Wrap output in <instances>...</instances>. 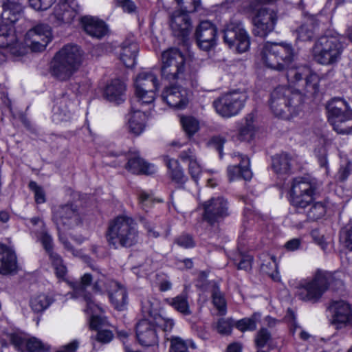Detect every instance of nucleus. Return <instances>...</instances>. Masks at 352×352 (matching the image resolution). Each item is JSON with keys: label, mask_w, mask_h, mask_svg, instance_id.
Instances as JSON below:
<instances>
[{"label": "nucleus", "mask_w": 352, "mask_h": 352, "mask_svg": "<svg viewBox=\"0 0 352 352\" xmlns=\"http://www.w3.org/2000/svg\"><path fill=\"white\" fill-rule=\"evenodd\" d=\"M258 58L267 67L277 71L287 70L289 86L276 87L272 93L270 107L274 115L290 120L301 111V96L298 92L315 94L318 91V76L306 66L293 67L295 54L291 43H270L263 45Z\"/></svg>", "instance_id": "obj_1"}, {"label": "nucleus", "mask_w": 352, "mask_h": 352, "mask_svg": "<svg viewBox=\"0 0 352 352\" xmlns=\"http://www.w3.org/2000/svg\"><path fill=\"white\" fill-rule=\"evenodd\" d=\"M289 286L300 300L316 302L329 288L336 290L342 287V282L329 272L318 270L311 277L291 279Z\"/></svg>", "instance_id": "obj_2"}, {"label": "nucleus", "mask_w": 352, "mask_h": 352, "mask_svg": "<svg viewBox=\"0 0 352 352\" xmlns=\"http://www.w3.org/2000/svg\"><path fill=\"white\" fill-rule=\"evenodd\" d=\"M107 239L109 244L116 249L133 246L140 239L137 223L131 217H116L109 223Z\"/></svg>", "instance_id": "obj_3"}, {"label": "nucleus", "mask_w": 352, "mask_h": 352, "mask_svg": "<svg viewBox=\"0 0 352 352\" xmlns=\"http://www.w3.org/2000/svg\"><path fill=\"white\" fill-rule=\"evenodd\" d=\"M52 220L55 223L59 236V240L64 248L71 252L74 256L82 257L80 250H75L71 245L64 232L80 226L82 221V215L76 206L65 204L56 206L52 210Z\"/></svg>", "instance_id": "obj_4"}, {"label": "nucleus", "mask_w": 352, "mask_h": 352, "mask_svg": "<svg viewBox=\"0 0 352 352\" xmlns=\"http://www.w3.org/2000/svg\"><path fill=\"white\" fill-rule=\"evenodd\" d=\"M52 34L51 28L46 24H38L29 30L24 36L23 43L16 40L10 45L5 46L12 55L20 56L24 55L28 49L34 52H41L45 50L47 44L52 41Z\"/></svg>", "instance_id": "obj_5"}, {"label": "nucleus", "mask_w": 352, "mask_h": 352, "mask_svg": "<svg viewBox=\"0 0 352 352\" xmlns=\"http://www.w3.org/2000/svg\"><path fill=\"white\" fill-rule=\"evenodd\" d=\"M144 311L149 318L140 320L136 326V336L139 342L146 346H153L158 342V336L155 326L164 333L171 331L175 323L173 319L164 317L161 314H153L152 309L143 305Z\"/></svg>", "instance_id": "obj_6"}, {"label": "nucleus", "mask_w": 352, "mask_h": 352, "mask_svg": "<svg viewBox=\"0 0 352 352\" xmlns=\"http://www.w3.org/2000/svg\"><path fill=\"white\" fill-rule=\"evenodd\" d=\"M83 53L76 45H66L55 55L52 65V74L60 80H67L79 69Z\"/></svg>", "instance_id": "obj_7"}, {"label": "nucleus", "mask_w": 352, "mask_h": 352, "mask_svg": "<svg viewBox=\"0 0 352 352\" xmlns=\"http://www.w3.org/2000/svg\"><path fill=\"white\" fill-rule=\"evenodd\" d=\"M264 4L258 0H247L243 7V12L252 16L254 34L261 37L274 30L277 21L276 12L263 8Z\"/></svg>", "instance_id": "obj_8"}, {"label": "nucleus", "mask_w": 352, "mask_h": 352, "mask_svg": "<svg viewBox=\"0 0 352 352\" xmlns=\"http://www.w3.org/2000/svg\"><path fill=\"white\" fill-rule=\"evenodd\" d=\"M345 38L340 35L320 38L313 49L315 60L322 65H333L340 59L346 47Z\"/></svg>", "instance_id": "obj_9"}, {"label": "nucleus", "mask_w": 352, "mask_h": 352, "mask_svg": "<svg viewBox=\"0 0 352 352\" xmlns=\"http://www.w3.org/2000/svg\"><path fill=\"white\" fill-rule=\"evenodd\" d=\"M1 25H0V47L10 45L16 40L12 25L19 20L22 14V6L14 1L0 0Z\"/></svg>", "instance_id": "obj_10"}, {"label": "nucleus", "mask_w": 352, "mask_h": 352, "mask_svg": "<svg viewBox=\"0 0 352 352\" xmlns=\"http://www.w3.org/2000/svg\"><path fill=\"white\" fill-rule=\"evenodd\" d=\"M329 121L340 134L352 133V111L346 101L335 98L327 104Z\"/></svg>", "instance_id": "obj_11"}, {"label": "nucleus", "mask_w": 352, "mask_h": 352, "mask_svg": "<svg viewBox=\"0 0 352 352\" xmlns=\"http://www.w3.org/2000/svg\"><path fill=\"white\" fill-rule=\"evenodd\" d=\"M162 76L168 80L183 79L186 71V59L177 49L170 48L164 51L161 56Z\"/></svg>", "instance_id": "obj_12"}, {"label": "nucleus", "mask_w": 352, "mask_h": 352, "mask_svg": "<svg viewBox=\"0 0 352 352\" xmlns=\"http://www.w3.org/2000/svg\"><path fill=\"white\" fill-rule=\"evenodd\" d=\"M318 184L316 179L310 177L295 178L291 189V201L298 208H305L313 199Z\"/></svg>", "instance_id": "obj_13"}, {"label": "nucleus", "mask_w": 352, "mask_h": 352, "mask_svg": "<svg viewBox=\"0 0 352 352\" xmlns=\"http://www.w3.org/2000/svg\"><path fill=\"white\" fill-rule=\"evenodd\" d=\"M248 98L243 91H232L222 95L213 102V106L218 114L230 118L236 116L244 107Z\"/></svg>", "instance_id": "obj_14"}, {"label": "nucleus", "mask_w": 352, "mask_h": 352, "mask_svg": "<svg viewBox=\"0 0 352 352\" xmlns=\"http://www.w3.org/2000/svg\"><path fill=\"white\" fill-rule=\"evenodd\" d=\"M224 42L230 47H236L239 53L248 50L250 41L247 32L239 20L232 19L223 30Z\"/></svg>", "instance_id": "obj_15"}, {"label": "nucleus", "mask_w": 352, "mask_h": 352, "mask_svg": "<svg viewBox=\"0 0 352 352\" xmlns=\"http://www.w3.org/2000/svg\"><path fill=\"white\" fill-rule=\"evenodd\" d=\"M195 36L199 47L204 51H210L217 44V28L210 21H202L196 28Z\"/></svg>", "instance_id": "obj_16"}, {"label": "nucleus", "mask_w": 352, "mask_h": 352, "mask_svg": "<svg viewBox=\"0 0 352 352\" xmlns=\"http://www.w3.org/2000/svg\"><path fill=\"white\" fill-rule=\"evenodd\" d=\"M204 219L210 224L218 222L229 214L228 203L223 197H212L203 204Z\"/></svg>", "instance_id": "obj_17"}, {"label": "nucleus", "mask_w": 352, "mask_h": 352, "mask_svg": "<svg viewBox=\"0 0 352 352\" xmlns=\"http://www.w3.org/2000/svg\"><path fill=\"white\" fill-rule=\"evenodd\" d=\"M80 11L76 0H61L54 8V23L57 25L63 23H71Z\"/></svg>", "instance_id": "obj_18"}, {"label": "nucleus", "mask_w": 352, "mask_h": 352, "mask_svg": "<svg viewBox=\"0 0 352 352\" xmlns=\"http://www.w3.org/2000/svg\"><path fill=\"white\" fill-rule=\"evenodd\" d=\"M329 309L331 313L332 324L336 329H340L348 325L352 315V310L349 304L344 300L332 302Z\"/></svg>", "instance_id": "obj_19"}, {"label": "nucleus", "mask_w": 352, "mask_h": 352, "mask_svg": "<svg viewBox=\"0 0 352 352\" xmlns=\"http://www.w3.org/2000/svg\"><path fill=\"white\" fill-rule=\"evenodd\" d=\"M182 10L174 11L170 16V26L176 36L184 37L187 36L191 30V21L183 8Z\"/></svg>", "instance_id": "obj_20"}, {"label": "nucleus", "mask_w": 352, "mask_h": 352, "mask_svg": "<svg viewBox=\"0 0 352 352\" xmlns=\"http://www.w3.org/2000/svg\"><path fill=\"white\" fill-rule=\"evenodd\" d=\"M162 99L171 107L182 109L188 103V93L179 86H170L164 89Z\"/></svg>", "instance_id": "obj_21"}, {"label": "nucleus", "mask_w": 352, "mask_h": 352, "mask_svg": "<svg viewBox=\"0 0 352 352\" xmlns=\"http://www.w3.org/2000/svg\"><path fill=\"white\" fill-rule=\"evenodd\" d=\"M93 278L94 277L91 274L85 273L81 277L80 282L72 283L74 293L78 296H82L86 302V311H90L91 313L96 312V310L99 309V307L92 300L91 296L85 292V289L91 285Z\"/></svg>", "instance_id": "obj_22"}, {"label": "nucleus", "mask_w": 352, "mask_h": 352, "mask_svg": "<svg viewBox=\"0 0 352 352\" xmlns=\"http://www.w3.org/2000/svg\"><path fill=\"white\" fill-rule=\"evenodd\" d=\"M31 232L41 241L46 252H50L52 248L53 240L47 233L43 221L39 217L30 219L26 223Z\"/></svg>", "instance_id": "obj_23"}, {"label": "nucleus", "mask_w": 352, "mask_h": 352, "mask_svg": "<svg viewBox=\"0 0 352 352\" xmlns=\"http://www.w3.org/2000/svg\"><path fill=\"white\" fill-rule=\"evenodd\" d=\"M234 157L240 161L239 165L229 166L228 167V177L230 182L237 180L239 179H244L250 180L252 177V173L249 168V158L241 154L235 155Z\"/></svg>", "instance_id": "obj_24"}, {"label": "nucleus", "mask_w": 352, "mask_h": 352, "mask_svg": "<svg viewBox=\"0 0 352 352\" xmlns=\"http://www.w3.org/2000/svg\"><path fill=\"white\" fill-rule=\"evenodd\" d=\"M179 158L183 163L187 164L189 174L197 182L202 171V167L195 148H190L182 151Z\"/></svg>", "instance_id": "obj_25"}, {"label": "nucleus", "mask_w": 352, "mask_h": 352, "mask_svg": "<svg viewBox=\"0 0 352 352\" xmlns=\"http://www.w3.org/2000/svg\"><path fill=\"white\" fill-rule=\"evenodd\" d=\"M147 118L148 115L144 111L138 109L137 104H132L128 118L130 131L135 135L141 134L145 129Z\"/></svg>", "instance_id": "obj_26"}, {"label": "nucleus", "mask_w": 352, "mask_h": 352, "mask_svg": "<svg viewBox=\"0 0 352 352\" xmlns=\"http://www.w3.org/2000/svg\"><path fill=\"white\" fill-rule=\"evenodd\" d=\"M126 86L120 79H114L108 83L104 90V98L110 102L119 104L126 99Z\"/></svg>", "instance_id": "obj_27"}, {"label": "nucleus", "mask_w": 352, "mask_h": 352, "mask_svg": "<svg viewBox=\"0 0 352 352\" xmlns=\"http://www.w3.org/2000/svg\"><path fill=\"white\" fill-rule=\"evenodd\" d=\"M84 30L91 37L101 38L108 32L105 23L94 16H85L81 20Z\"/></svg>", "instance_id": "obj_28"}, {"label": "nucleus", "mask_w": 352, "mask_h": 352, "mask_svg": "<svg viewBox=\"0 0 352 352\" xmlns=\"http://www.w3.org/2000/svg\"><path fill=\"white\" fill-rule=\"evenodd\" d=\"M135 89H159L160 83L157 74L153 69L139 72L133 79Z\"/></svg>", "instance_id": "obj_29"}, {"label": "nucleus", "mask_w": 352, "mask_h": 352, "mask_svg": "<svg viewBox=\"0 0 352 352\" xmlns=\"http://www.w3.org/2000/svg\"><path fill=\"white\" fill-rule=\"evenodd\" d=\"M108 294L111 302L118 310H122L127 303L126 289L116 281H109Z\"/></svg>", "instance_id": "obj_30"}, {"label": "nucleus", "mask_w": 352, "mask_h": 352, "mask_svg": "<svg viewBox=\"0 0 352 352\" xmlns=\"http://www.w3.org/2000/svg\"><path fill=\"white\" fill-rule=\"evenodd\" d=\"M17 267L15 253L4 245H0V273L8 274Z\"/></svg>", "instance_id": "obj_31"}, {"label": "nucleus", "mask_w": 352, "mask_h": 352, "mask_svg": "<svg viewBox=\"0 0 352 352\" xmlns=\"http://www.w3.org/2000/svg\"><path fill=\"white\" fill-rule=\"evenodd\" d=\"M126 168L133 174L146 175L153 174L157 170L153 164L146 163L138 156L129 160Z\"/></svg>", "instance_id": "obj_32"}, {"label": "nucleus", "mask_w": 352, "mask_h": 352, "mask_svg": "<svg viewBox=\"0 0 352 352\" xmlns=\"http://www.w3.org/2000/svg\"><path fill=\"white\" fill-rule=\"evenodd\" d=\"M138 47L135 43H123L120 54V59L126 67H132L135 64Z\"/></svg>", "instance_id": "obj_33"}, {"label": "nucleus", "mask_w": 352, "mask_h": 352, "mask_svg": "<svg viewBox=\"0 0 352 352\" xmlns=\"http://www.w3.org/2000/svg\"><path fill=\"white\" fill-rule=\"evenodd\" d=\"M53 301L54 299L52 296L40 293L31 297L30 307L34 312L40 313L47 309Z\"/></svg>", "instance_id": "obj_34"}, {"label": "nucleus", "mask_w": 352, "mask_h": 352, "mask_svg": "<svg viewBox=\"0 0 352 352\" xmlns=\"http://www.w3.org/2000/svg\"><path fill=\"white\" fill-rule=\"evenodd\" d=\"M170 342L169 352H190L189 348L196 349V344L192 340H184L179 336H170L165 338Z\"/></svg>", "instance_id": "obj_35"}, {"label": "nucleus", "mask_w": 352, "mask_h": 352, "mask_svg": "<svg viewBox=\"0 0 352 352\" xmlns=\"http://www.w3.org/2000/svg\"><path fill=\"white\" fill-rule=\"evenodd\" d=\"M166 163L168 168V175L173 181L178 184H183L186 181L187 178L184 175V170L177 160L167 158Z\"/></svg>", "instance_id": "obj_36"}, {"label": "nucleus", "mask_w": 352, "mask_h": 352, "mask_svg": "<svg viewBox=\"0 0 352 352\" xmlns=\"http://www.w3.org/2000/svg\"><path fill=\"white\" fill-rule=\"evenodd\" d=\"M292 157L287 153H281L272 160V167L278 174H287L291 170Z\"/></svg>", "instance_id": "obj_37"}, {"label": "nucleus", "mask_w": 352, "mask_h": 352, "mask_svg": "<svg viewBox=\"0 0 352 352\" xmlns=\"http://www.w3.org/2000/svg\"><path fill=\"white\" fill-rule=\"evenodd\" d=\"M255 127L254 124V117L252 115L248 116L239 128L237 139L241 141H250L254 135Z\"/></svg>", "instance_id": "obj_38"}, {"label": "nucleus", "mask_w": 352, "mask_h": 352, "mask_svg": "<svg viewBox=\"0 0 352 352\" xmlns=\"http://www.w3.org/2000/svg\"><path fill=\"white\" fill-rule=\"evenodd\" d=\"M180 123L185 134L188 138H192L200 129L199 121L193 116H182L180 118Z\"/></svg>", "instance_id": "obj_39"}, {"label": "nucleus", "mask_w": 352, "mask_h": 352, "mask_svg": "<svg viewBox=\"0 0 352 352\" xmlns=\"http://www.w3.org/2000/svg\"><path fill=\"white\" fill-rule=\"evenodd\" d=\"M265 261L266 263H263L261 265L263 272L268 274L274 281H280V276L278 272V264L275 256L267 255Z\"/></svg>", "instance_id": "obj_40"}, {"label": "nucleus", "mask_w": 352, "mask_h": 352, "mask_svg": "<svg viewBox=\"0 0 352 352\" xmlns=\"http://www.w3.org/2000/svg\"><path fill=\"white\" fill-rule=\"evenodd\" d=\"M166 301L177 311L185 314H190V307L186 294L179 295L171 299H166Z\"/></svg>", "instance_id": "obj_41"}, {"label": "nucleus", "mask_w": 352, "mask_h": 352, "mask_svg": "<svg viewBox=\"0 0 352 352\" xmlns=\"http://www.w3.org/2000/svg\"><path fill=\"white\" fill-rule=\"evenodd\" d=\"M158 89H135V96L138 99L137 106L138 104H150L155 99L156 92Z\"/></svg>", "instance_id": "obj_42"}, {"label": "nucleus", "mask_w": 352, "mask_h": 352, "mask_svg": "<svg viewBox=\"0 0 352 352\" xmlns=\"http://www.w3.org/2000/svg\"><path fill=\"white\" fill-rule=\"evenodd\" d=\"M260 318V314L255 313L250 318H245L238 320L235 323V327L241 331H254L256 328V324Z\"/></svg>", "instance_id": "obj_43"}, {"label": "nucleus", "mask_w": 352, "mask_h": 352, "mask_svg": "<svg viewBox=\"0 0 352 352\" xmlns=\"http://www.w3.org/2000/svg\"><path fill=\"white\" fill-rule=\"evenodd\" d=\"M53 247L50 252H47L49 254L52 263L54 267L56 274L58 278H64L67 274V267L63 264L62 258L56 253L52 251Z\"/></svg>", "instance_id": "obj_44"}, {"label": "nucleus", "mask_w": 352, "mask_h": 352, "mask_svg": "<svg viewBox=\"0 0 352 352\" xmlns=\"http://www.w3.org/2000/svg\"><path fill=\"white\" fill-rule=\"evenodd\" d=\"M212 303L220 315L226 313V301L224 295L220 292L218 287H214L212 294Z\"/></svg>", "instance_id": "obj_45"}, {"label": "nucleus", "mask_w": 352, "mask_h": 352, "mask_svg": "<svg viewBox=\"0 0 352 352\" xmlns=\"http://www.w3.org/2000/svg\"><path fill=\"white\" fill-rule=\"evenodd\" d=\"M25 347L28 352H45L50 350L49 345L35 337L25 340Z\"/></svg>", "instance_id": "obj_46"}, {"label": "nucleus", "mask_w": 352, "mask_h": 352, "mask_svg": "<svg viewBox=\"0 0 352 352\" xmlns=\"http://www.w3.org/2000/svg\"><path fill=\"white\" fill-rule=\"evenodd\" d=\"M326 212L325 205L320 201L314 203L307 211V218L311 221H316L322 217Z\"/></svg>", "instance_id": "obj_47"}, {"label": "nucleus", "mask_w": 352, "mask_h": 352, "mask_svg": "<svg viewBox=\"0 0 352 352\" xmlns=\"http://www.w3.org/2000/svg\"><path fill=\"white\" fill-rule=\"evenodd\" d=\"M109 281L111 280L107 279L104 275H99L93 285V290L96 293L102 294L108 292L109 289Z\"/></svg>", "instance_id": "obj_48"}, {"label": "nucleus", "mask_w": 352, "mask_h": 352, "mask_svg": "<svg viewBox=\"0 0 352 352\" xmlns=\"http://www.w3.org/2000/svg\"><path fill=\"white\" fill-rule=\"evenodd\" d=\"M234 325L233 320L231 318H221L216 324L217 332L221 335H228L231 333Z\"/></svg>", "instance_id": "obj_49"}, {"label": "nucleus", "mask_w": 352, "mask_h": 352, "mask_svg": "<svg viewBox=\"0 0 352 352\" xmlns=\"http://www.w3.org/2000/svg\"><path fill=\"white\" fill-rule=\"evenodd\" d=\"M178 5L187 12H196L201 8V0H176Z\"/></svg>", "instance_id": "obj_50"}, {"label": "nucleus", "mask_w": 352, "mask_h": 352, "mask_svg": "<svg viewBox=\"0 0 352 352\" xmlns=\"http://www.w3.org/2000/svg\"><path fill=\"white\" fill-rule=\"evenodd\" d=\"M113 3L116 7L121 8L124 12L129 14L135 12L137 9L132 0H114Z\"/></svg>", "instance_id": "obj_51"}, {"label": "nucleus", "mask_w": 352, "mask_h": 352, "mask_svg": "<svg viewBox=\"0 0 352 352\" xmlns=\"http://www.w3.org/2000/svg\"><path fill=\"white\" fill-rule=\"evenodd\" d=\"M29 187L34 192L35 201L37 204L45 202V193L41 186H38L35 182H30Z\"/></svg>", "instance_id": "obj_52"}, {"label": "nucleus", "mask_w": 352, "mask_h": 352, "mask_svg": "<svg viewBox=\"0 0 352 352\" xmlns=\"http://www.w3.org/2000/svg\"><path fill=\"white\" fill-rule=\"evenodd\" d=\"M139 204L143 210H146L153 203V195L145 191H140L138 194Z\"/></svg>", "instance_id": "obj_53"}, {"label": "nucleus", "mask_w": 352, "mask_h": 352, "mask_svg": "<svg viewBox=\"0 0 352 352\" xmlns=\"http://www.w3.org/2000/svg\"><path fill=\"white\" fill-rule=\"evenodd\" d=\"M56 0H28L30 6L36 10H45L55 2Z\"/></svg>", "instance_id": "obj_54"}, {"label": "nucleus", "mask_w": 352, "mask_h": 352, "mask_svg": "<svg viewBox=\"0 0 352 352\" xmlns=\"http://www.w3.org/2000/svg\"><path fill=\"white\" fill-rule=\"evenodd\" d=\"M298 39L306 41H309L314 35L312 28H310L307 25H302L297 30Z\"/></svg>", "instance_id": "obj_55"}, {"label": "nucleus", "mask_w": 352, "mask_h": 352, "mask_svg": "<svg viewBox=\"0 0 352 352\" xmlns=\"http://www.w3.org/2000/svg\"><path fill=\"white\" fill-rule=\"evenodd\" d=\"M270 335L265 329H261L255 339L257 346L263 347L269 340Z\"/></svg>", "instance_id": "obj_56"}, {"label": "nucleus", "mask_w": 352, "mask_h": 352, "mask_svg": "<svg viewBox=\"0 0 352 352\" xmlns=\"http://www.w3.org/2000/svg\"><path fill=\"white\" fill-rule=\"evenodd\" d=\"M311 234L314 241L320 245L323 250H325L327 246V243L324 236L317 229L313 230Z\"/></svg>", "instance_id": "obj_57"}, {"label": "nucleus", "mask_w": 352, "mask_h": 352, "mask_svg": "<svg viewBox=\"0 0 352 352\" xmlns=\"http://www.w3.org/2000/svg\"><path fill=\"white\" fill-rule=\"evenodd\" d=\"M113 338V334L110 330L99 329L97 334V340L102 343L109 342Z\"/></svg>", "instance_id": "obj_58"}, {"label": "nucleus", "mask_w": 352, "mask_h": 352, "mask_svg": "<svg viewBox=\"0 0 352 352\" xmlns=\"http://www.w3.org/2000/svg\"><path fill=\"white\" fill-rule=\"evenodd\" d=\"M253 258L251 255L245 254L241 256L240 262L238 264V269L249 270L252 268Z\"/></svg>", "instance_id": "obj_59"}, {"label": "nucleus", "mask_w": 352, "mask_h": 352, "mask_svg": "<svg viewBox=\"0 0 352 352\" xmlns=\"http://www.w3.org/2000/svg\"><path fill=\"white\" fill-rule=\"evenodd\" d=\"M177 244L184 248H192L195 245L192 238L189 235H182L177 240Z\"/></svg>", "instance_id": "obj_60"}, {"label": "nucleus", "mask_w": 352, "mask_h": 352, "mask_svg": "<svg viewBox=\"0 0 352 352\" xmlns=\"http://www.w3.org/2000/svg\"><path fill=\"white\" fill-rule=\"evenodd\" d=\"M9 339L12 344L16 347L20 348L23 344L25 345V340L21 336L16 333H11L9 335Z\"/></svg>", "instance_id": "obj_61"}, {"label": "nucleus", "mask_w": 352, "mask_h": 352, "mask_svg": "<svg viewBox=\"0 0 352 352\" xmlns=\"http://www.w3.org/2000/svg\"><path fill=\"white\" fill-rule=\"evenodd\" d=\"M79 346V342L74 340L70 343L63 346L57 352H76Z\"/></svg>", "instance_id": "obj_62"}, {"label": "nucleus", "mask_w": 352, "mask_h": 352, "mask_svg": "<svg viewBox=\"0 0 352 352\" xmlns=\"http://www.w3.org/2000/svg\"><path fill=\"white\" fill-rule=\"evenodd\" d=\"M300 244L301 241L299 239H292L285 244V247L289 251H294L300 248Z\"/></svg>", "instance_id": "obj_63"}, {"label": "nucleus", "mask_w": 352, "mask_h": 352, "mask_svg": "<svg viewBox=\"0 0 352 352\" xmlns=\"http://www.w3.org/2000/svg\"><path fill=\"white\" fill-rule=\"evenodd\" d=\"M350 172H351V166H350V164H346L345 166H341V168H340V170H339V172L338 173V179L340 181L345 180L348 177V176L349 175Z\"/></svg>", "instance_id": "obj_64"}]
</instances>
